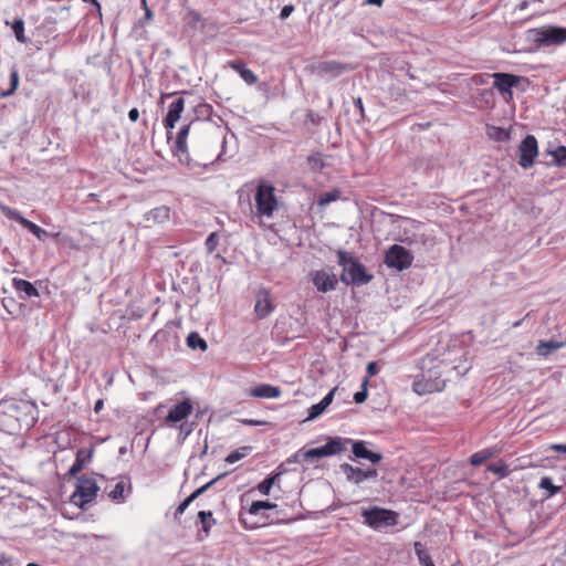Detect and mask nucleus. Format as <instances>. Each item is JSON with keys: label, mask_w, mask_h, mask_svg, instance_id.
<instances>
[{"label": "nucleus", "mask_w": 566, "mask_h": 566, "mask_svg": "<svg viewBox=\"0 0 566 566\" xmlns=\"http://www.w3.org/2000/svg\"><path fill=\"white\" fill-rule=\"evenodd\" d=\"M11 29H12L18 42H20V43L27 42V38L24 35V22L22 19H20V18L15 19L11 24Z\"/></svg>", "instance_id": "4c0bfd02"}, {"label": "nucleus", "mask_w": 566, "mask_h": 566, "mask_svg": "<svg viewBox=\"0 0 566 566\" xmlns=\"http://www.w3.org/2000/svg\"><path fill=\"white\" fill-rule=\"evenodd\" d=\"M384 3V0H365L364 4H369V6H376V7H381Z\"/></svg>", "instance_id": "680f3d73"}, {"label": "nucleus", "mask_w": 566, "mask_h": 566, "mask_svg": "<svg viewBox=\"0 0 566 566\" xmlns=\"http://www.w3.org/2000/svg\"><path fill=\"white\" fill-rule=\"evenodd\" d=\"M293 11H294V7L292 4H286L281 9L280 18L282 20H285L292 14Z\"/></svg>", "instance_id": "864d4df0"}, {"label": "nucleus", "mask_w": 566, "mask_h": 566, "mask_svg": "<svg viewBox=\"0 0 566 566\" xmlns=\"http://www.w3.org/2000/svg\"><path fill=\"white\" fill-rule=\"evenodd\" d=\"M538 488L547 491V495L545 496L546 499L556 495L562 490V486L553 483V479L551 476H543L538 483Z\"/></svg>", "instance_id": "72a5a7b5"}, {"label": "nucleus", "mask_w": 566, "mask_h": 566, "mask_svg": "<svg viewBox=\"0 0 566 566\" xmlns=\"http://www.w3.org/2000/svg\"><path fill=\"white\" fill-rule=\"evenodd\" d=\"M413 261L412 253L402 245L392 244L385 253V264L397 271H403L411 266Z\"/></svg>", "instance_id": "0eeeda50"}, {"label": "nucleus", "mask_w": 566, "mask_h": 566, "mask_svg": "<svg viewBox=\"0 0 566 566\" xmlns=\"http://www.w3.org/2000/svg\"><path fill=\"white\" fill-rule=\"evenodd\" d=\"M352 70L350 64L335 60L319 61L312 65V72L326 80L336 78Z\"/></svg>", "instance_id": "6e6552de"}, {"label": "nucleus", "mask_w": 566, "mask_h": 566, "mask_svg": "<svg viewBox=\"0 0 566 566\" xmlns=\"http://www.w3.org/2000/svg\"><path fill=\"white\" fill-rule=\"evenodd\" d=\"M219 240H220V237H219L218 232H211L208 235V238L206 239V242H205L207 253L211 254L217 250V248L219 245Z\"/></svg>", "instance_id": "a19ab883"}, {"label": "nucleus", "mask_w": 566, "mask_h": 566, "mask_svg": "<svg viewBox=\"0 0 566 566\" xmlns=\"http://www.w3.org/2000/svg\"><path fill=\"white\" fill-rule=\"evenodd\" d=\"M492 77V73H478L472 76V82L475 85H486Z\"/></svg>", "instance_id": "49530a36"}, {"label": "nucleus", "mask_w": 566, "mask_h": 566, "mask_svg": "<svg viewBox=\"0 0 566 566\" xmlns=\"http://www.w3.org/2000/svg\"><path fill=\"white\" fill-rule=\"evenodd\" d=\"M10 85L11 87L7 93L3 94L4 96L13 93L19 85V73L17 70H13L10 74Z\"/></svg>", "instance_id": "de8ad7c7"}, {"label": "nucleus", "mask_w": 566, "mask_h": 566, "mask_svg": "<svg viewBox=\"0 0 566 566\" xmlns=\"http://www.w3.org/2000/svg\"><path fill=\"white\" fill-rule=\"evenodd\" d=\"M364 523L375 531L392 527L398 524L399 514L392 510L371 506L361 511Z\"/></svg>", "instance_id": "f03ea898"}, {"label": "nucleus", "mask_w": 566, "mask_h": 566, "mask_svg": "<svg viewBox=\"0 0 566 566\" xmlns=\"http://www.w3.org/2000/svg\"><path fill=\"white\" fill-rule=\"evenodd\" d=\"M185 109V99L182 97L176 98L168 107V112L164 117V126L169 135L176 123L180 119Z\"/></svg>", "instance_id": "dca6fc26"}, {"label": "nucleus", "mask_w": 566, "mask_h": 566, "mask_svg": "<svg viewBox=\"0 0 566 566\" xmlns=\"http://www.w3.org/2000/svg\"><path fill=\"white\" fill-rule=\"evenodd\" d=\"M83 2L85 3H91L94 6V8L96 9V14L98 15V18H102V8H101V4L97 0H82Z\"/></svg>", "instance_id": "6e6d98bb"}, {"label": "nucleus", "mask_w": 566, "mask_h": 566, "mask_svg": "<svg viewBox=\"0 0 566 566\" xmlns=\"http://www.w3.org/2000/svg\"><path fill=\"white\" fill-rule=\"evenodd\" d=\"M379 373V367H378V364L376 361H369L367 364V367H366V377L365 378H368L369 377H374L376 376L377 374Z\"/></svg>", "instance_id": "8fccbe9b"}, {"label": "nucleus", "mask_w": 566, "mask_h": 566, "mask_svg": "<svg viewBox=\"0 0 566 566\" xmlns=\"http://www.w3.org/2000/svg\"><path fill=\"white\" fill-rule=\"evenodd\" d=\"M337 262L343 268L339 280L345 285L361 286L374 279V275L368 273L366 266L350 252L338 250Z\"/></svg>", "instance_id": "f257e3e1"}, {"label": "nucleus", "mask_w": 566, "mask_h": 566, "mask_svg": "<svg viewBox=\"0 0 566 566\" xmlns=\"http://www.w3.org/2000/svg\"><path fill=\"white\" fill-rule=\"evenodd\" d=\"M446 386L444 380L441 379H422L413 382V390L419 395L431 394L441 391Z\"/></svg>", "instance_id": "412c9836"}, {"label": "nucleus", "mask_w": 566, "mask_h": 566, "mask_svg": "<svg viewBox=\"0 0 566 566\" xmlns=\"http://www.w3.org/2000/svg\"><path fill=\"white\" fill-rule=\"evenodd\" d=\"M538 155V144L534 135H526L518 147V165L523 169H528L534 165Z\"/></svg>", "instance_id": "9b49d317"}, {"label": "nucleus", "mask_w": 566, "mask_h": 566, "mask_svg": "<svg viewBox=\"0 0 566 566\" xmlns=\"http://www.w3.org/2000/svg\"><path fill=\"white\" fill-rule=\"evenodd\" d=\"M549 155L553 156V163L556 166H564L566 167V147L559 146L557 149L553 151H548Z\"/></svg>", "instance_id": "58836bf2"}, {"label": "nucleus", "mask_w": 566, "mask_h": 566, "mask_svg": "<svg viewBox=\"0 0 566 566\" xmlns=\"http://www.w3.org/2000/svg\"><path fill=\"white\" fill-rule=\"evenodd\" d=\"M193 497L191 495L187 496L177 507L176 515L182 514L187 507L193 502Z\"/></svg>", "instance_id": "3c124183"}, {"label": "nucleus", "mask_w": 566, "mask_h": 566, "mask_svg": "<svg viewBox=\"0 0 566 566\" xmlns=\"http://www.w3.org/2000/svg\"><path fill=\"white\" fill-rule=\"evenodd\" d=\"M492 77L493 88H495L505 101L511 99L513 97V88L516 87L517 84L523 78L520 75L506 72L492 73Z\"/></svg>", "instance_id": "9d476101"}, {"label": "nucleus", "mask_w": 566, "mask_h": 566, "mask_svg": "<svg viewBox=\"0 0 566 566\" xmlns=\"http://www.w3.org/2000/svg\"><path fill=\"white\" fill-rule=\"evenodd\" d=\"M347 440H344L342 437H332L328 438L326 443L316 448H312L308 450L301 449L297 452V457H303V460L307 463L314 464L318 460L325 457H333L339 454L346 448Z\"/></svg>", "instance_id": "7ed1b4c3"}, {"label": "nucleus", "mask_w": 566, "mask_h": 566, "mask_svg": "<svg viewBox=\"0 0 566 566\" xmlns=\"http://www.w3.org/2000/svg\"><path fill=\"white\" fill-rule=\"evenodd\" d=\"M142 3H143V7H144V9H145V20H151V18H153V12H151V10L149 9V7L147 6L146 0H142Z\"/></svg>", "instance_id": "13d9d810"}, {"label": "nucleus", "mask_w": 566, "mask_h": 566, "mask_svg": "<svg viewBox=\"0 0 566 566\" xmlns=\"http://www.w3.org/2000/svg\"><path fill=\"white\" fill-rule=\"evenodd\" d=\"M367 385H368V378H364L361 381V389L354 394V401L356 403H363L366 401V399L368 397Z\"/></svg>", "instance_id": "c03bdc74"}, {"label": "nucleus", "mask_w": 566, "mask_h": 566, "mask_svg": "<svg viewBox=\"0 0 566 566\" xmlns=\"http://www.w3.org/2000/svg\"><path fill=\"white\" fill-rule=\"evenodd\" d=\"M227 473H221L219 474L218 476H216L214 479H212L211 481L207 482L206 484H203L202 486L198 488L197 490H195L190 495L193 497V500H196L197 497H199L201 494H203L205 492H207L210 488H212V485L219 481L220 479H222L223 476H226Z\"/></svg>", "instance_id": "37998d69"}, {"label": "nucleus", "mask_w": 566, "mask_h": 566, "mask_svg": "<svg viewBox=\"0 0 566 566\" xmlns=\"http://www.w3.org/2000/svg\"><path fill=\"white\" fill-rule=\"evenodd\" d=\"M170 208L159 206L145 213V220L154 223H163L169 220Z\"/></svg>", "instance_id": "a878e982"}, {"label": "nucleus", "mask_w": 566, "mask_h": 566, "mask_svg": "<svg viewBox=\"0 0 566 566\" xmlns=\"http://www.w3.org/2000/svg\"><path fill=\"white\" fill-rule=\"evenodd\" d=\"M528 8V1L524 0V1H521L517 6H516V10L518 11H524Z\"/></svg>", "instance_id": "e2e57ef3"}, {"label": "nucleus", "mask_w": 566, "mask_h": 566, "mask_svg": "<svg viewBox=\"0 0 566 566\" xmlns=\"http://www.w3.org/2000/svg\"><path fill=\"white\" fill-rule=\"evenodd\" d=\"M192 410L193 406L190 399H184L170 408L165 418V423L167 426H172L175 423L181 422L188 418Z\"/></svg>", "instance_id": "4468645a"}, {"label": "nucleus", "mask_w": 566, "mask_h": 566, "mask_svg": "<svg viewBox=\"0 0 566 566\" xmlns=\"http://www.w3.org/2000/svg\"><path fill=\"white\" fill-rule=\"evenodd\" d=\"M94 453L93 448H80L76 451L75 460L67 471L69 476H76L82 469L92 461Z\"/></svg>", "instance_id": "f3484780"}, {"label": "nucleus", "mask_w": 566, "mask_h": 566, "mask_svg": "<svg viewBox=\"0 0 566 566\" xmlns=\"http://www.w3.org/2000/svg\"><path fill=\"white\" fill-rule=\"evenodd\" d=\"M489 470L499 474L500 478H504L509 474V468L505 464L502 465H490Z\"/></svg>", "instance_id": "09e8293b"}, {"label": "nucleus", "mask_w": 566, "mask_h": 566, "mask_svg": "<svg viewBox=\"0 0 566 566\" xmlns=\"http://www.w3.org/2000/svg\"><path fill=\"white\" fill-rule=\"evenodd\" d=\"M254 201L258 216L272 218L277 208L274 186L268 182H260L254 193Z\"/></svg>", "instance_id": "20e7f679"}, {"label": "nucleus", "mask_w": 566, "mask_h": 566, "mask_svg": "<svg viewBox=\"0 0 566 566\" xmlns=\"http://www.w3.org/2000/svg\"><path fill=\"white\" fill-rule=\"evenodd\" d=\"M190 132V124L184 125L180 127L176 143H175V153L179 156V160L182 163L184 159L181 156H185V160L187 165L189 166V154H188V147H187V137Z\"/></svg>", "instance_id": "a211bd4d"}, {"label": "nucleus", "mask_w": 566, "mask_h": 566, "mask_svg": "<svg viewBox=\"0 0 566 566\" xmlns=\"http://www.w3.org/2000/svg\"><path fill=\"white\" fill-rule=\"evenodd\" d=\"M227 65L231 70L235 71L248 85H252L258 82V76L247 67V64L242 60L228 61Z\"/></svg>", "instance_id": "5701e85b"}, {"label": "nucleus", "mask_w": 566, "mask_h": 566, "mask_svg": "<svg viewBox=\"0 0 566 566\" xmlns=\"http://www.w3.org/2000/svg\"><path fill=\"white\" fill-rule=\"evenodd\" d=\"M12 218H14L24 229L29 230L32 234H34L38 239H43L45 237H49V232L34 222L28 220L27 218L22 217L19 212L14 211L12 212Z\"/></svg>", "instance_id": "393cba45"}, {"label": "nucleus", "mask_w": 566, "mask_h": 566, "mask_svg": "<svg viewBox=\"0 0 566 566\" xmlns=\"http://www.w3.org/2000/svg\"><path fill=\"white\" fill-rule=\"evenodd\" d=\"M275 507L276 504L269 501H253L248 512L250 515H258L263 510H273Z\"/></svg>", "instance_id": "e433bc0d"}, {"label": "nucleus", "mask_w": 566, "mask_h": 566, "mask_svg": "<svg viewBox=\"0 0 566 566\" xmlns=\"http://www.w3.org/2000/svg\"><path fill=\"white\" fill-rule=\"evenodd\" d=\"M340 198V190L337 188H334L329 191L319 193L316 198V203L319 207H326L329 203L337 201Z\"/></svg>", "instance_id": "7c9ffc66"}, {"label": "nucleus", "mask_w": 566, "mask_h": 566, "mask_svg": "<svg viewBox=\"0 0 566 566\" xmlns=\"http://www.w3.org/2000/svg\"><path fill=\"white\" fill-rule=\"evenodd\" d=\"M307 164L313 171H321L324 168V160L319 153H315L308 156Z\"/></svg>", "instance_id": "ea45409f"}, {"label": "nucleus", "mask_w": 566, "mask_h": 566, "mask_svg": "<svg viewBox=\"0 0 566 566\" xmlns=\"http://www.w3.org/2000/svg\"><path fill=\"white\" fill-rule=\"evenodd\" d=\"M488 135L491 139L501 143L509 142L511 139L510 130L497 126H490L488 128Z\"/></svg>", "instance_id": "2f4dec72"}, {"label": "nucleus", "mask_w": 566, "mask_h": 566, "mask_svg": "<svg viewBox=\"0 0 566 566\" xmlns=\"http://www.w3.org/2000/svg\"><path fill=\"white\" fill-rule=\"evenodd\" d=\"M336 390H337V387H334L332 390H329L324 396V398L319 402L312 405L308 408L306 420H314V419L318 418L319 416H322L325 412V410L327 409V407L333 402L334 395H335Z\"/></svg>", "instance_id": "4be33fe9"}, {"label": "nucleus", "mask_w": 566, "mask_h": 566, "mask_svg": "<svg viewBox=\"0 0 566 566\" xmlns=\"http://www.w3.org/2000/svg\"><path fill=\"white\" fill-rule=\"evenodd\" d=\"M44 23H45V24H55V23H56V20H55V18L46 17V18L44 19Z\"/></svg>", "instance_id": "69168bd1"}, {"label": "nucleus", "mask_w": 566, "mask_h": 566, "mask_svg": "<svg viewBox=\"0 0 566 566\" xmlns=\"http://www.w3.org/2000/svg\"><path fill=\"white\" fill-rule=\"evenodd\" d=\"M413 548H415V554L417 555L419 564L421 566H436L430 554L423 547L422 543L416 542L413 544Z\"/></svg>", "instance_id": "c756f323"}, {"label": "nucleus", "mask_w": 566, "mask_h": 566, "mask_svg": "<svg viewBox=\"0 0 566 566\" xmlns=\"http://www.w3.org/2000/svg\"><path fill=\"white\" fill-rule=\"evenodd\" d=\"M127 116L130 122H137V119L139 118V111L136 107H134L129 109Z\"/></svg>", "instance_id": "4d7b16f0"}, {"label": "nucleus", "mask_w": 566, "mask_h": 566, "mask_svg": "<svg viewBox=\"0 0 566 566\" xmlns=\"http://www.w3.org/2000/svg\"><path fill=\"white\" fill-rule=\"evenodd\" d=\"M344 440H347V444L352 446V452L355 455V458L364 459L369 461L373 464H377L382 460V454L379 452H374L367 448V442L364 440H353L349 438H344Z\"/></svg>", "instance_id": "ddd939ff"}, {"label": "nucleus", "mask_w": 566, "mask_h": 566, "mask_svg": "<svg viewBox=\"0 0 566 566\" xmlns=\"http://www.w3.org/2000/svg\"><path fill=\"white\" fill-rule=\"evenodd\" d=\"M192 424L181 422L179 426V434L182 436V440L186 439L192 432Z\"/></svg>", "instance_id": "603ef678"}, {"label": "nucleus", "mask_w": 566, "mask_h": 566, "mask_svg": "<svg viewBox=\"0 0 566 566\" xmlns=\"http://www.w3.org/2000/svg\"><path fill=\"white\" fill-rule=\"evenodd\" d=\"M0 566H12V559L2 554L0 556Z\"/></svg>", "instance_id": "bf43d9fd"}, {"label": "nucleus", "mask_w": 566, "mask_h": 566, "mask_svg": "<svg viewBox=\"0 0 566 566\" xmlns=\"http://www.w3.org/2000/svg\"><path fill=\"white\" fill-rule=\"evenodd\" d=\"M310 279L316 290L321 293H328L336 290L338 281L332 268L315 270L310 273Z\"/></svg>", "instance_id": "1a4fd4ad"}, {"label": "nucleus", "mask_w": 566, "mask_h": 566, "mask_svg": "<svg viewBox=\"0 0 566 566\" xmlns=\"http://www.w3.org/2000/svg\"><path fill=\"white\" fill-rule=\"evenodd\" d=\"M281 389L270 384H260L251 389L250 395L255 398L273 399L281 396Z\"/></svg>", "instance_id": "b1692460"}, {"label": "nucleus", "mask_w": 566, "mask_h": 566, "mask_svg": "<svg viewBox=\"0 0 566 566\" xmlns=\"http://www.w3.org/2000/svg\"><path fill=\"white\" fill-rule=\"evenodd\" d=\"M132 491V484L128 478L124 476L115 484L114 489L108 492V497L116 503H124L127 495Z\"/></svg>", "instance_id": "aec40b11"}, {"label": "nucleus", "mask_w": 566, "mask_h": 566, "mask_svg": "<svg viewBox=\"0 0 566 566\" xmlns=\"http://www.w3.org/2000/svg\"><path fill=\"white\" fill-rule=\"evenodd\" d=\"M12 286L20 293L19 297L23 301L40 295L35 284L24 279L13 277Z\"/></svg>", "instance_id": "6ab92c4d"}, {"label": "nucleus", "mask_w": 566, "mask_h": 566, "mask_svg": "<svg viewBox=\"0 0 566 566\" xmlns=\"http://www.w3.org/2000/svg\"><path fill=\"white\" fill-rule=\"evenodd\" d=\"M353 103H354L356 112L358 113V116H359V118H357V123H364L366 120H369L365 114V107H364L363 99L360 97H355V98H353Z\"/></svg>", "instance_id": "a18cd8bd"}, {"label": "nucleus", "mask_w": 566, "mask_h": 566, "mask_svg": "<svg viewBox=\"0 0 566 566\" xmlns=\"http://www.w3.org/2000/svg\"><path fill=\"white\" fill-rule=\"evenodd\" d=\"M186 344L192 350L205 352L208 347L207 342L197 332H191L187 336Z\"/></svg>", "instance_id": "c85d7f7f"}, {"label": "nucleus", "mask_w": 566, "mask_h": 566, "mask_svg": "<svg viewBox=\"0 0 566 566\" xmlns=\"http://www.w3.org/2000/svg\"><path fill=\"white\" fill-rule=\"evenodd\" d=\"M251 451H252L251 446H243V447L230 452L226 458V462L229 464H233V463L240 461L241 459H243L244 457L249 455L251 453Z\"/></svg>", "instance_id": "f704fd0d"}, {"label": "nucleus", "mask_w": 566, "mask_h": 566, "mask_svg": "<svg viewBox=\"0 0 566 566\" xmlns=\"http://www.w3.org/2000/svg\"><path fill=\"white\" fill-rule=\"evenodd\" d=\"M536 45L545 48L566 43V27L546 25L535 30Z\"/></svg>", "instance_id": "423d86ee"}, {"label": "nucleus", "mask_w": 566, "mask_h": 566, "mask_svg": "<svg viewBox=\"0 0 566 566\" xmlns=\"http://www.w3.org/2000/svg\"><path fill=\"white\" fill-rule=\"evenodd\" d=\"M490 95H492V91L491 90H483L481 92V96L482 97L490 96Z\"/></svg>", "instance_id": "774afa93"}, {"label": "nucleus", "mask_w": 566, "mask_h": 566, "mask_svg": "<svg viewBox=\"0 0 566 566\" xmlns=\"http://www.w3.org/2000/svg\"><path fill=\"white\" fill-rule=\"evenodd\" d=\"M99 488L93 478L85 474L77 479L75 491L71 495V502L84 510L88 503H92Z\"/></svg>", "instance_id": "39448f33"}, {"label": "nucleus", "mask_w": 566, "mask_h": 566, "mask_svg": "<svg viewBox=\"0 0 566 566\" xmlns=\"http://www.w3.org/2000/svg\"><path fill=\"white\" fill-rule=\"evenodd\" d=\"M242 422L248 426H260L262 423V421L253 420V419H245Z\"/></svg>", "instance_id": "0e129e2a"}, {"label": "nucleus", "mask_w": 566, "mask_h": 566, "mask_svg": "<svg viewBox=\"0 0 566 566\" xmlns=\"http://www.w3.org/2000/svg\"><path fill=\"white\" fill-rule=\"evenodd\" d=\"M564 346V344L562 342H556V340H541L535 350H536V354L538 356H542V357H547L548 355H551L552 353H554L555 350L562 348Z\"/></svg>", "instance_id": "bb28decb"}, {"label": "nucleus", "mask_w": 566, "mask_h": 566, "mask_svg": "<svg viewBox=\"0 0 566 566\" xmlns=\"http://www.w3.org/2000/svg\"><path fill=\"white\" fill-rule=\"evenodd\" d=\"M198 520L202 526V531L206 533V535H208L210 532L211 525L216 524V520L212 516V512L211 511H199Z\"/></svg>", "instance_id": "c9c22d12"}, {"label": "nucleus", "mask_w": 566, "mask_h": 566, "mask_svg": "<svg viewBox=\"0 0 566 566\" xmlns=\"http://www.w3.org/2000/svg\"><path fill=\"white\" fill-rule=\"evenodd\" d=\"M279 479H280V473L272 472L263 481H261L258 484L259 492L263 495H269L272 486L275 484L276 481H279Z\"/></svg>", "instance_id": "473e14b6"}, {"label": "nucleus", "mask_w": 566, "mask_h": 566, "mask_svg": "<svg viewBox=\"0 0 566 566\" xmlns=\"http://www.w3.org/2000/svg\"><path fill=\"white\" fill-rule=\"evenodd\" d=\"M548 449L566 454V444L564 443H553L548 447Z\"/></svg>", "instance_id": "5fc2aeb1"}, {"label": "nucleus", "mask_w": 566, "mask_h": 566, "mask_svg": "<svg viewBox=\"0 0 566 566\" xmlns=\"http://www.w3.org/2000/svg\"><path fill=\"white\" fill-rule=\"evenodd\" d=\"M274 311V305L271 298V294L268 290L261 289L256 292V302L254 305V313L263 319L268 317Z\"/></svg>", "instance_id": "2eb2a0df"}, {"label": "nucleus", "mask_w": 566, "mask_h": 566, "mask_svg": "<svg viewBox=\"0 0 566 566\" xmlns=\"http://www.w3.org/2000/svg\"><path fill=\"white\" fill-rule=\"evenodd\" d=\"M164 335H165V332H163V331H158V332L154 335V337H153V338H154V339H156V340H159V339H161V338L164 337Z\"/></svg>", "instance_id": "338daca9"}, {"label": "nucleus", "mask_w": 566, "mask_h": 566, "mask_svg": "<svg viewBox=\"0 0 566 566\" xmlns=\"http://www.w3.org/2000/svg\"><path fill=\"white\" fill-rule=\"evenodd\" d=\"M193 111L198 118L199 117L209 118L210 115L212 114V106L206 102H201L195 106Z\"/></svg>", "instance_id": "79ce46f5"}, {"label": "nucleus", "mask_w": 566, "mask_h": 566, "mask_svg": "<svg viewBox=\"0 0 566 566\" xmlns=\"http://www.w3.org/2000/svg\"><path fill=\"white\" fill-rule=\"evenodd\" d=\"M103 407H104L103 399H97L94 403V411L97 413L103 409Z\"/></svg>", "instance_id": "052dcab7"}, {"label": "nucleus", "mask_w": 566, "mask_h": 566, "mask_svg": "<svg viewBox=\"0 0 566 566\" xmlns=\"http://www.w3.org/2000/svg\"><path fill=\"white\" fill-rule=\"evenodd\" d=\"M340 471L345 474L346 480L355 485H360L367 480H375L378 476L377 469L367 467L365 469L354 467L349 463H343L339 465Z\"/></svg>", "instance_id": "f8f14e48"}, {"label": "nucleus", "mask_w": 566, "mask_h": 566, "mask_svg": "<svg viewBox=\"0 0 566 566\" xmlns=\"http://www.w3.org/2000/svg\"><path fill=\"white\" fill-rule=\"evenodd\" d=\"M497 452L495 448H488L481 451H478L470 455L469 463L473 467H479L483 464L488 459L492 458Z\"/></svg>", "instance_id": "cd10ccee"}]
</instances>
